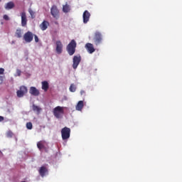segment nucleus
<instances>
[{"label": "nucleus", "instance_id": "1", "mask_svg": "<svg viewBox=\"0 0 182 182\" xmlns=\"http://www.w3.org/2000/svg\"><path fill=\"white\" fill-rule=\"evenodd\" d=\"M77 43L75 40H72L67 46V52L70 56H73L75 52H76Z\"/></svg>", "mask_w": 182, "mask_h": 182}, {"label": "nucleus", "instance_id": "2", "mask_svg": "<svg viewBox=\"0 0 182 182\" xmlns=\"http://www.w3.org/2000/svg\"><path fill=\"white\" fill-rule=\"evenodd\" d=\"M63 109H65V107L60 106H58L54 108L53 115L55 116V117H56V119H62L65 113Z\"/></svg>", "mask_w": 182, "mask_h": 182}, {"label": "nucleus", "instance_id": "3", "mask_svg": "<svg viewBox=\"0 0 182 182\" xmlns=\"http://www.w3.org/2000/svg\"><path fill=\"white\" fill-rule=\"evenodd\" d=\"M102 41H103V37L102 36V33L99 31H96L93 38V42L96 46H99L102 43Z\"/></svg>", "mask_w": 182, "mask_h": 182}, {"label": "nucleus", "instance_id": "4", "mask_svg": "<svg viewBox=\"0 0 182 182\" xmlns=\"http://www.w3.org/2000/svg\"><path fill=\"white\" fill-rule=\"evenodd\" d=\"M61 136L63 140H68L70 137V128H68V127L63 128L61 129Z\"/></svg>", "mask_w": 182, "mask_h": 182}, {"label": "nucleus", "instance_id": "5", "mask_svg": "<svg viewBox=\"0 0 182 182\" xmlns=\"http://www.w3.org/2000/svg\"><path fill=\"white\" fill-rule=\"evenodd\" d=\"M33 36H34V34H33L32 32L27 31L23 35V40L25 41V42H26V43H31V42L33 41Z\"/></svg>", "mask_w": 182, "mask_h": 182}, {"label": "nucleus", "instance_id": "6", "mask_svg": "<svg viewBox=\"0 0 182 182\" xmlns=\"http://www.w3.org/2000/svg\"><path fill=\"white\" fill-rule=\"evenodd\" d=\"M17 96L18 97H23L26 93H28V88H26V86L22 85L20 87V90H18L17 92Z\"/></svg>", "mask_w": 182, "mask_h": 182}, {"label": "nucleus", "instance_id": "7", "mask_svg": "<svg viewBox=\"0 0 182 182\" xmlns=\"http://www.w3.org/2000/svg\"><path fill=\"white\" fill-rule=\"evenodd\" d=\"M50 14L53 16V18H55V19H58L59 18V9H58V6L53 5L51 6L50 9Z\"/></svg>", "mask_w": 182, "mask_h": 182}, {"label": "nucleus", "instance_id": "8", "mask_svg": "<svg viewBox=\"0 0 182 182\" xmlns=\"http://www.w3.org/2000/svg\"><path fill=\"white\" fill-rule=\"evenodd\" d=\"M55 52L58 55H60L63 52V44L60 41H57L55 42Z\"/></svg>", "mask_w": 182, "mask_h": 182}, {"label": "nucleus", "instance_id": "9", "mask_svg": "<svg viewBox=\"0 0 182 182\" xmlns=\"http://www.w3.org/2000/svg\"><path fill=\"white\" fill-rule=\"evenodd\" d=\"M82 60V58L80 55H75L73 59V69H77V66H79V63H80V61Z\"/></svg>", "mask_w": 182, "mask_h": 182}, {"label": "nucleus", "instance_id": "10", "mask_svg": "<svg viewBox=\"0 0 182 182\" xmlns=\"http://www.w3.org/2000/svg\"><path fill=\"white\" fill-rule=\"evenodd\" d=\"M48 172L49 171L48 170V168L45 166L40 167V169L38 170V173L41 177H45Z\"/></svg>", "mask_w": 182, "mask_h": 182}, {"label": "nucleus", "instance_id": "11", "mask_svg": "<svg viewBox=\"0 0 182 182\" xmlns=\"http://www.w3.org/2000/svg\"><path fill=\"white\" fill-rule=\"evenodd\" d=\"M82 18L84 23H87L89 19H90V13L87 10H85L82 14Z\"/></svg>", "mask_w": 182, "mask_h": 182}, {"label": "nucleus", "instance_id": "12", "mask_svg": "<svg viewBox=\"0 0 182 182\" xmlns=\"http://www.w3.org/2000/svg\"><path fill=\"white\" fill-rule=\"evenodd\" d=\"M85 48V49H87L88 53L92 54L96 50V49H95V47H93V44L90 43H86Z\"/></svg>", "mask_w": 182, "mask_h": 182}, {"label": "nucleus", "instance_id": "13", "mask_svg": "<svg viewBox=\"0 0 182 182\" xmlns=\"http://www.w3.org/2000/svg\"><path fill=\"white\" fill-rule=\"evenodd\" d=\"M50 24L49 23V21L44 20L41 24H40V29H41V31H46V29H48V27L50 26Z\"/></svg>", "mask_w": 182, "mask_h": 182}, {"label": "nucleus", "instance_id": "14", "mask_svg": "<svg viewBox=\"0 0 182 182\" xmlns=\"http://www.w3.org/2000/svg\"><path fill=\"white\" fill-rule=\"evenodd\" d=\"M29 93L33 96H39L40 95L39 90L36 89L35 87H30Z\"/></svg>", "mask_w": 182, "mask_h": 182}, {"label": "nucleus", "instance_id": "15", "mask_svg": "<svg viewBox=\"0 0 182 182\" xmlns=\"http://www.w3.org/2000/svg\"><path fill=\"white\" fill-rule=\"evenodd\" d=\"M28 22V19L26 18V13H21V26H26V23Z\"/></svg>", "mask_w": 182, "mask_h": 182}, {"label": "nucleus", "instance_id": "16", "mask_svg": "<svg viewBox=\"0 0 182 182\" xmlns=\"http://www.w3.org/2000/svg\"><path fill=\"white\" fill-rule=\"evenodd\" d=\"M32 109L37 114H41V112H42V108H41V107L37 106L35 104L33 105Z\"/></svg>", "mask_w": 182, "mask_h": 182}, {"label": "nucleus", "instance_id": "17", "mask_svg": "<svg viewBox=\"0 0 182 182\" xmlns=\"http://www.w3.org/2000/svg\"><path fill=\"white\" fill-rule=\"evenodd\" d=\"M42 85V90H44V92H48V90L49 89V83L48 81H43L41 82Z\"/></svg>", "mask_w": 182, "mask_h": 182}, {"label": "nucleus", "instance_id": "18", "mask_svg": "<svg viewBox=\"0 0 182 182\" xmlns=\"http://www.w3.org/2000/svg\"><path fill=\"white\" fill-rule=\"evenodd\" d=\"M83 101H79L75 107L76 110L78 112H82V109H83Z\"/></svg>", "mask_w": 182, "mask_h": 182}, {"label": "nucleus", "instance_id": "19", "mask_svg": "<svg viewBox=\"0 0 182 182\" xmlns=\"http://www.w3.org/2000/svg\"><path fill=\"white\" fill-rule=\"evenodd\" d=\"M45 144H46L45 141H40L37 143V147L39 150H43V149H45Z\"/></svg>", "mask_w": 182, "mask_h": 182}, {"label": "nucleus", "instance_id": "20", "mask_svg": "<svg viewBox=\"0 0 182 182\" xmlns=\"http://www.w3.org/2000/svg\"><path fill=\"white\" fill-rule=\"evenodd\" d=\"M63 11L65 14H68V12L70 11V6H69V4H68V3H66L65 5L63 6Z\"/></svg>", "mask_w": 182, "mask_h": 182}, {"label": "nucleus", "instance_id": "21", "mask_svg": "<svg viewBox=\"0 0 182 182\" xmlns=\"http://www.w3.org/2000/svg\"><path fill=\"white\" fill-rule=\"evenodd\" d=\"M14 6H15V4H14V2L10 1L6 4L5 9H7V10L12 9L13 8H14Z\"/></svg>", "mask_w": 182, "mask_h": 182}, {"label": "nucleus", "instance_id": "22", "mask_svg": "<svg viewBox=\"0 0 182 182\" xmlns=\"http://www.w3.org/2000/svg\"><path fill=\"white\" fill-rule=\"evenodd\" d=\"M15 36L16 38H22V30L17 29L15 33Z\"/></svg>", "mask_w": 182, "mask_h": 182}, {"label": "nucleus", "instance_id": "23", "mask_svg": "<svg viewBox=\"0 0 182 182\" xmlns=\"http://www.w3.org/2000/svg\"><path fill=\"white\" fill-rule=\"evenodd\" d=\"M70 92H76V86L74 85V84H71L70 86Z\"/></svg>", "mask_w": 182, "mask_h": 182}, {"label": "nucleus", "instance_id": "24", "mask_svg": "<svg viewBox=\"0 0 182 182\" xmlns=\"http://www.w3.org/2000/svg\"><path fill=\"white\" fill-rule=\"evenodd\" d=\"M33 126L32 125V122H27L26 123V128L28 129V130H32Z\"/></svg>", "mask_w": 182, "mask_h": 182}, {"label": "nucleus", "instance_id": "25", "mask_svg": "<svg viewBox=\"0 0 182 182\" xmlns=\"http://www.w3.org/2000/svg\"><path fill=\"white\" fill-rule=\"evenodd\" d=\"M28 12H29L32 19H33L35 18V12L31 9H28Z\"/></svg>", "mask_w": 182, "mask_h": 182}, {"label": "nucleus", "instance_id": "26", "mask_svg": "<svg viewBox=\"0 0 182 182\" xmlns=\"http://www.w3.org/2000/svg\"><path fill=\"white\" fill-rule=\"evenodd\" d=\"M21 73H22V71H21V70L19 69H17L16 75L14 76H21Z\"/></svg>", "mask_w": 182, "mask_h": 182}, {"label": "nucleus", "instance_id": "27", "mask_svg": "<svg viewBox=\"0 0 182 182\" xmlns=\"http://www.w3.org/2000/svg\"><path fill=\"white\" fill-rule=\"evenodd\" d=\"M34 40H35V42L36 43H38V42H39V38H38V36H36V35H35L34 34Z\"/></svg>", "mask_w": 182, "mask_h": 182}, {"label": "nucleus", "instance_id": "28", "mask_svg": "<svg viewBox=\"0 0 182 182\" xmlns=\"http://www.w3.org/2000/svg\"><path fill=\"white\" fill-rule=\"evenodd\" d=\"M4 19L5 21H9V16H8V15L5 14L4 16H3Z\"/></svg>", "mask_w": 182, "mask_h": 182}, {"label": "nucleus", "instance_id": "29", "mask_svg": "<svg viewBox=\"0 0 182 182\" xmlns=\"http://www.w3.org/2000/svg\"><path fill=\"white\" fill-rule=\"evenodd\" d=\"M5 72V69L0 68V75H4V73Z\"/></svg>", "mask_w": 182, "mask_h": 182}, {"label": "nucleus", "instance_id": "30", "mask_svg": "<svg viewBox=\"0 0 182 182\" xmlns=\"http://www.w3.org/2000/svg\"><path fill=\"white\" fill-rule=\"evenodd\" d=\"M12 132H8V136H9L10 137H12Z\"/></svg>", "mask_w": 182, "mask_h": 182}, {"label": "nucleus", "instance_id": "31", "mask_svg": "<svg viewBox=\"0 0 182 182\" xmlns=\"http://www.w3.org/2000/svg\"><path fill=\"white\" fill-rule=\"evenodd\" d=\"M0 122H4V117L0 116Z\"/></svg>", "mask_w": 182, "mask_h": 182}, {"label": "nucleus", "instance_id": "32", "mask_svg": "<svg viewBox=\"0 0 182 182\" xmlns=\"http://www.w3.org/2000/svg\"><path fill=\"white\" fill-rule=\"evenodd\" d=\"M0 80H1V82H3L4 81V77L0 76Z\"/></svg>", "mask_w": 182, "mask_h": 182}, {"label": "nucleus", "instance_id": "33", "mask_svg": "<svg viewBox=\"0 0 182 182\" xmlns=\"http://www.w3.org/2000/svg\"><path fill=\"white\" fill-rule=\"evenodd\" d=\"M85 93V91H81V95H83Z\"/></svg>", "mask_w": 182, "mask_h": 182}, {"label": "nucleus", "instance_id": "34", "mask_svg": "<svg viewBox=\"0 0 182 182\" xmlns=\"http://www.w3.org/2000/svg\"><path fill=\"white\" fill-rule=\"evenodd\" d=\"M12 43H15V41H12Z\"/></svg>", "mask_w": 182, "mask_h": 182}, {"label": "nucleus", "instance_id": "35", "mask_svg": "<svg viewBox=\"0 0 182 182\" xmlns=\"http://www.w3.org/2000/svg\"><path fill=\"white\" fill-rule=\"evenodd\" d=\"M2 0H0V2Z\"/></svg>", "mask_w": 182, "mask_h": 182}, {"label": "nucleus", "instance_id": "36", "mask_svg": "<svg viewBox=\"0 0 182 182\" xmlns=\"http://www.w3.org/2000/svg\"><path fill=\"white\" fill-rule=\"evenodd\" d=\"M0 153H1V151H0Z\"/></svg>", "mask_w": 182, "mask_h": 182}]
</instances>
